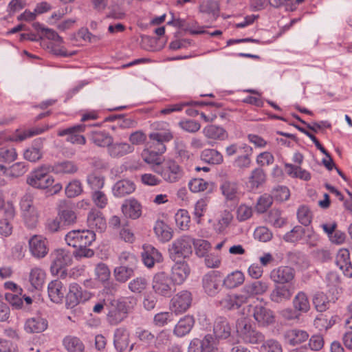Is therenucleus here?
<instances>
[{
  "label": "nucleus",
  "mask_w": 352,
  "mask_h": 352,
  "mask_svg": "<svg viewBox=\"0 0 352 352\" xmlns=\"http://www.w3.org/2000/svg\"><path fill=\"white\" fill-rule=\"evenodd\" d=\"M162 154L148 148H144L142 152L143 160L151 165L156 173L160 175L164 180L169 182L176 181V163L174 160H164L162 163L160 157Z\"/></svg>",
  "instance_id": "f257e3e1"
},
{
  "label": "nucleus",
  "mask_w": 352,
  "mask_h": 352,
  "mask_svg": "<svg viewBox=\"0 0 352 352\" xmlns=\"http://www.w3.org/2000/svg\"><path fill=\"white\" fill-rule=\"evenodd\" d=\"M66 243L74 248L90 246L96 240V234L89 230H74L65 236Z\"/></svg>",
  "instance_id": "f03ea898"
},
{
  "label": "nucleus",
  "mask_w": 352,
  "mask_h": 352,
  "mask_svg": "<svg viewBox=\"0 0 352 352\" xmlns=\"http://www.w3.org/2000/svg\"><path fill=\"white\" fill-rule=\"evenodd\" d=\"M52 170L51 166H41L32 171L27 178V183L36 188L45 189L51 186L54 179L49 173Z\"/></svg>",
  "instance_id": "7ed1b4c3"
},
{
  "label": "nucleus",
  "mask_w": 352,
  "mask_h": 352,
  "mask_svg": "<svg viewBox=\"0 0 352 352\" xmlns=\"http://www.w3.org/2000/svg\"><path fill=\"white\" fill-rule=\"evenodd\" d=\"M222 273L212 270L203 276L201 283L204 292L209 296L214 297L221 291Z\"/></svg>",
  "instance_id": "20e7f679"
},
{
  "label": "nucleus",
  "mask_w": 352,
  "mask_h": 352,
  "mask_svg": "<svg viewBox=\"0 0 352 352\" xmlns=\"http://www.w3.org/2000/svg\"><path fill=\"white\" fill-rule=\"evenodd\" d=\"M236 331L245 342L256 344L264 341V336L254 329L245 318L236 322Z\"/></svg>",
  "instance_id": "39448f33"
},
{
  "label": "nucleus",
  "mask_w": 352,
  "mask_h": 352,
  "mask_svg": "<svg viewBox=\"0 0 352 352\" xmlns=\"http://www.w3.org/2000/svg\"><path fill=\"white\" fill-rule=\"evenodd\" d=\"M73 253L67 250H54L50 255L51 272L58 274L63 268L71 265L73 261Z\"/></svg>",
  "instance_id": "423d86ee"
},
{
  "label": "nucleus",
  "mask_w": 352,
  "mask_h": 352,
  "mask_svg": "<svg viewBox=\"0 0 352 352\" xmlns=\"http://www.w3.org/2000/svg\"><path fill=\"white\" fill-rule=\"evenodd\" d=\"M28 248L30 254L38 259L45 257L49 252L48 241L40 234H34L30 237Z\"/></svg>",
  "instance_id": "0eeeda50"
},
{
  "label": "nucleus",
  "mask_w": 352,
  "mask_h": 352,
  "mask_svg": "<svg viewBox=\"0 0 352 352\" xmlns=\"http://www.w3.org/2000/svg\"><path fill=\"white\" fill-rule=\"evenodd\" d=\"M91 298V294L77 283H71L69 287V292L66 294V306L72 309L82 302H85Z\"/></svg>",
  "instance_id": "6e6552de"
},
{
  "label": "nucleus",
  "mask_w": 352,
  "mask_h": 352,
  "mask_svg": "<svg viewBox=\"0 0 352 352\" xmlns=\"http://www.w3.org/2000/svg\"><path fill=\"white\" fill-rule=\"evenodd\" d=\"M121 262L123 261L129 260L131 263L136 261L135 257L129 253L122 252L120 256ZM134 267L131 265L130 266L122 264L120 266L116 267L114 269V276L117 281L120 283H125L134 275Z\"/></svg>",
  "instance_id": "1a4fd4ad"
},
{
  "label": "nucleus",
  "mask_w": 352,
  "mask_h": 352,
  "mask_svg": "<svg viewBox=\"0 0 352 352\" xmlns=\"http://www.w3.org/2000/svg\"><path fill=\"white\" fill-rule=\"evenodd\" d=\"M150 142H148V148L163 154L166 150L165 143L173 138V134L168 131H160L151 133L148 135Z\"/></svg>",
  "instance_id": "9d476101"
},
{
  "label": "nucleus",
  "mask_w": 352,
  "mask_h": 352,
  "mask_svg": "<svg viewBox=\"0 0 352 352\" xmlns=\"http://www.w3.org/2000/svg\"><path fill=\"white\" fill-rule=\"evenodd\" d=\"M296 271L289 266H279L270 274V279L277 285H291L295 278Z\"/></svg>",
  "instance_id": "9b49d317"
},
{
  "label": "nucleus",
  "mask_w": 352,
  "mask_h": 352,
  "mask_svg": "<svg viewBox=\"0 0 352 352\" xmlns=\"http://www.w3.org/2000/svg\"><path fill=\"white\" fill-rule=\"evenodd\" d=\"M108 308L107 320L111 325H117L128 317V313L117 300H111L106 305Z\"/></svg>",
  "instance_id": "f8f14e48"
},
{
  "label": "nucleus",
  "mask_w": 352,
  "mask_h": 352,
  "mask_svg": "<svg viewBox=\"0 0 352 352\" xmlns=\"http://www.w3.org/2000/svg\"><path fill=\"white\" fill-rule=\"evenodd\" d=\"M86 125L84 124H79L69 126L68 128L59 130L58 135L63 137L67 135L66 141L72 144L85 145L86 144V138L84 135H80L85 131Z\"/></svg>",
  "instance_id": "ddd939ff"
},
{
  "label": "nucleus",
  "mask_w": 352,
  "mask_h": 352,
  "mask_svg": "<svg viewBox=\"0 0 352 352\" xmlns=\"http://www.w3.org/2000/svg\"><path fill=\"white\" fill-rule=\"evenodd\" d=\"M294 293L292 285H277L273 288L270 294V300L276 304H284L290 300Z\"/></svg>",
  "instance_id": "4468645a"
},
{
  "label": "nucleus",
  "mask_w": 352,
  "mask_h": 352,
  "mask_svg": "<svg viewBox=\"0 0 352 352\" xmlns=\"http://www.w3.org/2000/svg\"><path fill=\"white\" fill-rule=\"evenodd\" d=\"M172 283L173 280L164 272H160L155 274L153 278V288L156 293L162 296H170Z\"/></svg>",
  "instance_id": "2eb2a0df"
},
{
  "label": "nucleus",
  "mask_w": 352,
  "mask_h": 352,
  "mask_svg": "<svg viewBox=\"0 0 352 352\" xmlns=\"http://www.w3.org/2000/svg\"><path fill=\"white\" fill-rule=\"evenodd\" d=\"M142 204L135 198L125 199L121 206L123 215L131 219H139L142 215Z\"/></svg>",
  "instance_id": "dca6fc26"
},
{
  "label": "nucleus",
  "mask_w": 352,
  "mask_h": 352,
  "mask_svg": "<svg viewBox=\"0 0 352 352\" xmlns=\"http://www.w3.org/2000/svg\"><path fill=\"white\" fill-rule=\"evenodd\" d=\"M252 154L253 148L246 144H243L242 152L233 161L234 167L242 171L249 169L252 164Z\"/></svg>",
  "instance_id": "f3484780"
},
{
  "label": "nucleus",
  "mask_w": 352,
  "mask_h": 352,
  "mask_svg": "<svg viewBox=\"0 0 352 352\" xmlns=\"http://www.w3.org/2000/svg\"><path fill=\"white\" fill-rule=\"evenodd\" d=\"M269 285L267 282L255 280L245 285L241 289V293L244 297H246L247 302L250 298L265 293Z\"/></svg>",
  "instance_id": "a211bd4d"
},
{
  "label": "nucleus",
  "mask_w": 352,
  "mask_h": 352,
  "mask_svg": "<svg viewBox=\"0 0 352 352\" xmlns=\"http://www.w3.org/2000/svg\"><path fill=\"white\" fill-rule=\"evenodd\" d=\"M252 316L255 320L262 326L269 325L274 321L272 311L261 305L253 307Z\"/></svg>",
  "instance_id": "6ab92c4d"
},
{
  "label": "nucleus",
  "mask_w": 352,
  "mask_h": 352,
  "mask_svg": "<svg viewBox=\"0 0 352 352\" xmlns=\"http://www.w3.org/2000/svg\"><path fill=\"white\" fill-rule=\"evenodd\" d=\"M50 299L55 303H60L66 296V288L58 279L52 280L47 286Z\"/></svg>",
  "instance_id": "aec40b11"
},
{
  "label": "nucleus",
  "mask_w": 352,
  "mask_h": 352,
  "mask_svg": "<svg viewBox=\"0 0 352 352\" xmlns=\"http://www.w3.org/2000/svg\"><path fill=\"white\" fill-rule=\"evenodd\" d=\"M336 265L347 277H352V265L350 261V253L347 249H340L336 255Z\"/></svg>",
  "instance_id": "412c9836"
},
{
  "label": "nucleus",
  "mask_w": 352,
  "mask_h": 352,
  "mask_svg": "<svg viewBox=\"0 0 352 352\" xmlns=\"http://www.w3.org/2000/svg\"><path fill=\"white\" fill-rule=\"evenodd\" d=\"M129 332L124 327L117 328L113 334V345L118 352L125 351L129 345Z\"/></svg>",
  "instance_id": "4be33fe9"
},
{
  "label": "nucleus",
  "mask_w": 352,
  "mask_h": 352,
  "mask_svg": "<svg viewBox=\"0 0 352 352\" xmlns=\"http://www.w3.org/2000/svg\"><path fill=\"white\" fill-rule=\"evenodd\" d=\"M142 258L144 264L148 268L153 267L155 263H160L162 261V254L151 245L144 246Z\"/></svg>",
  "instance_id": "5701e85b"
},
{
  "label": "nucleus",
  "mask_w": 352,
  "mask_h": 352,
  "mask_svg": "<svg viewBox=\"0 0 352 352\" xmlns=\"http://www.w3.org/2000/svg\"><path fill=\"white\" fill-rule=\"evenodd\" d=\"M87 225L89 228L102 232L107 228V223L102 213L97 210H91L87 215Z\"/></svg>",
  "instance_id": "b1692460"
},
{
  "label": "nucleus",
  "mask_w": 352,
  "mask_h": 352,
  "mask_svg": "<svg viewBox=\"0 0 352 352\" xmlns=\"http://www.w3.org/2000/svg\"><path fill=\"white\" fill-rule=\"evenodd\" d=\"M48 326L46 319L41 316H35L26 320L24 329L29 333H38L44 331Z\"/></svg>",
  "instance_id": "393cba45"
},
{
  "label": "nucleus",
  "mask_w": 352,
  "mask_h": 352,
  "mask_svg": "<svg viewBox=\"0 0 352 352\" xmlns=\"http://www.w3.org/2000/svg\"><path fill=\"white\" fill-rule=\"evenodd\" d=\"M244 303H246V297H244L242 294H227L218 301L219 306L228 310L239 309Z\"/></svg>",
  "instance_id": "a878e982"
},
{
  "label": "nucleus",
  "mask_w": 352,
  "mask_h": 352,
  "mask_svg": "<svg viewBox=\"0 0 352 352\" xmlns=\"http://www.w3.org/2000/svg\"><path fill=\"white\" fill-rule=\"evenodd\" d=\"M135 190V184L128 179L118 181L112 187V193L116 197H123Z\"/></svg>",
  "instance_id": "bb28decb"
},
{
  "label": "nucleus",
  "mask_w": 352,
  "mask_h": 352,
  "mask_svg": "<svg viewBox=\"0 0 352 352\" xmlns=\"http://www.w3.org/2000/svg\"><path fill=\"white\" fill-rule=\"evenodd\" d=\"M213 332L216 338H218L226 339L230 336L231 328L225 317L218 316L216 318L213 326Z\"/></svg>",
  "instance_id": "cd10ccee"
},
{
  "label": "nucleus",
  "mask_w": 352,
  "mask_h": 352,
  "mask_svg": "<svg viewBox=\"0 0 352 352\" xmlns=\"http://www.w3.org/2000/svg\"><path fill=\"white\" fill-rule=\"evenodd\" d=\"M133 151L134 147L126 142H112L107 148L109 155L113 158L122 157Z\"/></svg>",
  "instance_id": "c85d7f7f"
},
{
  "label": "nucleus",
  "mask_w": 352,
  "mask_h": 352,
  "mask_svg": "<svg viewBox=\"0 0 352 352\" xmlns=\"http://www.w3.org/2000/svg\"><path fill=\"white\" fill-rule=\"evenodd\" d=\"M92 143L99 147H108L113 141V137L105 131H93L89 133Z\"/></svg>",
  "instance_id": "c756f323"
},
{
  "label": "nucleus",
  "mask_w": 352,
  "mask_h": 352,
  "mask_svg": "<svg viewBox=\"0 0 352 352\" xmlns=\"http://www.w3.org/2000/svg\"><path fill=\"white\" fill-rule=\"evenodd\" d=\"M267 175L264 170L261 167L254 168L248 177V183L252 190L258 189L266 182Z\"/></svg>",
  "instance_id": "7c9ffc66"
},
{
  "label": "nucleus",
  "mask_w": 352,
  "mask_h": 352,
  "mask_svg": "<svg viewBox=\"0 0 352 352\" xmlns=\"http://www.w3.org/2000/svg\"><path fill=\"white\" fill-rule=\"evenodd\" d=\"M42 148L43 141L41 139L35 140L32 146L24 151L25 159L32 162L39 160L43 156Z\"/></svg>",
  "instance_id": "2f4dec72"
},
{
  "label": "nucleus",
  "mask_w": 352,
  "mask_h": 352,
  "mask_svg": "<svg viewBox=\"0 0 352 352\" xmlns=\"http://www.w3.org/2000/svg\"><path fill=\"white\" fill-rule=\"evenodd\" d=\"M63 345L67 352H84L85 346L77 336H67L63 340Z\"/></svg>",
  "instance_id": "473e14b6"
},
{
  "label": "nucleus",
  "mask_w": 352,
  "mask_h": 352,
  "mask_svg": "<svg viewBox=\"0 0 352 352\" xmlns=\"http://www.w3.org/2000/svg\"><path fill=\"white\" fill-rule=\"evenodd\" d=\"M245 280L243 274L241 271L232 272L222 278V286L227 289H234L242 285Z\"/></svg>",
  "instance_id": "72a5a7b5"
},
{
  "label": "nucleus",
  "mask_w": 352,
  "mask_h": 352,
  "mask_svg": "<svg viewBox=\"0 0 352 352\" xmlns=\"http://www.w3.org/2000/svg\"><path fill=\"white\" fill-rule=\"evenodd\" d=\"M202 132L206 138L214 140L221 141L228 137V133L223 128L212 124L204 127Z\"/></svg>",
  "instance_id": "f704fd0d"
},
{
  "label": "nucleus",
  "mask_w": 352,
  "mask_h": 352,
  "mask_svg": "<svg viewBox=\"0 0 352 352\" xmlns=\"http://www.w3.org/2000/svg\"><path fill=\"white\" fill-rule=\"evenodd\" d=\"M192 245L193 239L188 236H184L177 241V258H185L192 254Z\"/></svg>",
  "instance_id": "c9c22d12"
},
{
  "label": "nucleus",
  "mask_w": 352,
  "mask_h": 352,
  "mask_svg": "<svg viewBox=\"0 0 352 352\" xmlns=\"http://www.w3.org/2000/svg\"><path fill=\"white\" fill-rule=\"evenodd\" d=\"M201 160L210 164H221L223 161L222 154L216 149H204L200 155Z\"/></svg>",
  "instance_id": "e433bc0d"
},
{
  "label": "nucleus",
  "mask_w": 352,
  "mask_h": 352,
  "mask_svg": "<svg viewBox=\"0 0 352 352\" xmlns=\"http://www.w3.org/2000/svg\"><path fill=\"white\" fill-rule=\"evenodd\" d=\"M154 232L158 239L162 242H167L173 237V231L163 221H157L155 227Z\"/></svg>",
  "instance_id": "4c0bfd02"
},
{
  "label": "nucleus",
  "mask_w": 352,
  "mask_h": 352,
  "mask_svg": "<svg viewBox=\"0 0 352 352\" xmlns=\"http://www.w3.org/2000/svg\"><path fill=\"white\" fill-rule=\"evenodd\" d=\"M195 324L193 316H184L177 321V336H184L189 333Z\"/></svg>",
  "instance_id": "58836bf2"
},
{
  "label": "nucleus",
  "mask_w": 352,
  "mask_h": 352,
  "mask_svg": "<svg viewBox=\"0 0 352 352\" xmlns=\"http://www.w3.org/2000/svg\"><path fill=\"white\" fill-rule=\"evenodd\" d=\"M221 189L227 200H238V186L236 182L225 181L221 184Z\"/></svg>",
  "instance_id": "ea45409f"
},
{
  "label": "nucleus",
  "mask_w": 352,
  "mask_h": 352,
  "mask_svg": "<svg viewBox=\"0 0 352 352\" xmlns=\"http://www.w3.org/2000/svg\"><path fill=\"white\" fill-rule=\"evenodd\" d=\"M52 168L55 173L63 174H74L78 170L77 164L74 162L69 160L59 162L52 167Z\"/></svg>",
  "instance_id": "a19ab883"
},
{
  "label": "nucleus",
  "mask_w": 352,
  "mask_h": 352,
  "mask_svg": "<svg viewBox=\"0 0 352 352\" xmlns=\"http://www.w3.org/2000/svg\"><path fill=\"white\" fill-rule=\"evenodd\" d=\"M294 307L296 310L306 313L310 309V304L307 294L299 292L293 299Z\"/></svg>",
  "instance_id": "79ce46f5"
},
{
  "label": "nucleus",
  "mask_w": 352,
  "mask_h": 352,
  "mask_svg": "<svg viewBox=\"0 0 352 352\" xmlns=\"http://www.w3.org/2000/svg\"><path fill=\"white\" fill-rule=\"evenodd\" d=\"M285 336L292 345L299 344L305 342L309 337L305 331L296 329L287 331Z\"/></svg>",
  "instance_id": "37998d69"
},
{
  "label": "nucleus",
  "mask_w": 352,
  "mask_h": 352,
  "mask_svg": "<svg viewBox=\"0 0 352 352\" xmlns=\"http://www.w3.org/2000/svg\"><path fill=\"white\" fill-rule=\"evenodd\" d=\"M45 272L41 268L36 267L31 270L30 281L31 285L36 289H39L43 285L45 279Z\"/></svg>",
  "instance_id": "c03bdc74"
},
{
  "label": "nucleus",
  "mask_w": 352,
  "mask_h": 352,
  "mask_svg": "<svg viewBox=\"0 0 352 352\" xmlns=\"http://www.w3.org/2000/svg\"><path fill=\"white\" fill-rule=\"evenodd\" d=\"M192 302V294L187 290L177 294V312L186 311Z\"/></svg>",
  "instance_id": "a18cd8bd"
},
{
  "label": "nucleus",
  "mask_w": 352,
  "mask_h": 352,
  "mask_svg": "<svg viewBox=\"0 0 352 352\" xmlns=\"http://www.w3.org/2000/svg\"><path fill=\"white\" fill-rule=\"evenodd\" d=\"M272 203L273 197L265 193L258 197L255 206V210L259 214L264 213L272 206Z\"/></svg>",
  "instance_id": "49530a36"
},
{
  "label": "nucleus",
  "mask_w": 352,
  "mask_h": 352,
  "mask_svg": "<svg viewBox=\"0 0 352 352\" xmlns=\"http://www.w3.org/2000/svg\"><path fill=\"white\" fill-rule=\"evenodd\" d=\"M305 234V229L301 226H296L284 235L283 239L286 242L294 243L302 239Z\"/></svg>",
  "instance_id": "de8ad7c7"
},
{
  "label": "nucleus",
  "mask_w": 352,
  "mask_h": 352,
  "mask_svg": "<svg viewBox=\"0 0 352 352\" xmlns=\"http://www.w3.org/2000/svg\"><path fill=\"white\" fill-rule=\"evenodd\" d=\"M217 341L212 335L208 334L201 340L203 352H219L217 348Z\"/></svg>",
  "instance_id": "09e8293b"
},
{
  "label": "nucleus",
  "mask_w": 352,
  "mask_h": 352,
  "mask_svg": "<svg viewBox=\"0 0 352 352\" xmlns=\"http://www.w3.org/2000/svg\"><path fill=\"white\" fill-rule=\"evenodd\" d=\"M267 220L275 228H281L286 223V219L281 217L280 211L275 208L270 211Z\"/></svg>",
  "instance_id": "8fccbe9b"
},
{
  "label": "nucleus",
  "mask_w": 352,
  "mask_h": 352,
  "mask_svg": "<svg viewBox=\"0 0 352 352\" xmlns=\"http://www.w3.org/2000/svg\"><path fill=\"white\" fill-rule=\"evenodd\" d=\"M147 280L144 277H138L129 283L128 288L131 292L140 294L143 292L147 286Z\"/></svg>",
  "instance_id": "3c124183"
},
{
  "label": "nucleus",
  "mask_w": 352,
  "mask_h": 352,
  "mask_svg": "<svg viewBox=\"0 0 352 352\" xmlns=\"http://www.w3.org/2000/svg\"><path fill=\"white\" fill-rule=\"evenodd\" d=\"M298 221L304 226H308L312 220L311 212L307 206H300L297 212Z\"/></svg>",
  "instance_id": "603ef678"
},
{
  "label": "nucleus",
  "mask_w": 352,
  "mask_h": 352,
  "mask_svg": "<svg viewBox=\"0 0 352 352\" xmlns=\"http://www.w3.org/2000/svg\"><path fill=\"white\" fill-rule=\"evenodd\" d=\"M313 303L318 311L322 312L329 308V301L323 293H318L314 296Z\"/></svg>",
  "instance_id": "864d4df0"
},
{
  "label": "nucleus",
  "mask_w": 352,
  "mask_h": 352,
  "mask_svg": "<svg viewBox=\"0 0 352 352\" xmlns=\"http://www.w3.org/2000/svg\"><path fill=\"white\" fill-rule=\"evenodd\" d=\"M196 254L199 257H204L207 254L208 251L211 248V244L206 240H193Z\"/></svg>",
  "instance_id": "5fc2aeb1"
},
{
  "label": "nucleus",
  "mask_w": 352,
  "mask_h": 352,
  "mask_svg": "<svg viewBox=\"0 0 352 352\" xmlns=\"http://www.w3.org/2000/svg\"><path fill=\"white\" fill-rule=\"evenodd\" d=\"M190 272L188 265L184 261L177 259V284H182L189 276Z\"/></svg>",
  "instance_id": "6e6d98bb"
},
{
  "label": "nucleus",
  "mask_w": 352,
  "mask_h": 352,
  "mask_svg": "<svg viewBox=\"0 0 352 352\" xmlns=\"http://www.w3.org/2000/svg\"><path fill=\"white\" fill-rule=\"evenodd\" d=\"M28 171V167L25 162H16L8 170V176L19 177L23 175Z\"/></svg>",
  "instance_id": "4d7b16f0"
},
{
  "label": "nucleus",
  "mask_w": 352,
  "mask_h": 352,
  "mask_svg": "<svg viewBox=\"0 0 352 352\" xmlns=\"http://www.w3.org/2000/svg\"><path fill=\"white\" fill-rule=\"evenodd\" d=\"M89 186L91 189L96 190H100L103 188L104 184V178L101 175L96 174H91L87 176V179Z\"/></svg>",
  "instance_id": "13d9d810"
},
{
  "label": "nucleus",
  "mask_w": 352,
  "mask_h": 352,
  "mask_svg": "<svg viewBox=\"0 0 352 352\" xmlns=\"http://www.w3.org/2000/svg\"><path fill=\"white\" fill-rule=\"evenodd\" d=\"M25 223L30 228H35L38 222V214L36 208L22 213Z\"/></svg>",
  "instance_id": "bf43d9fd"
},
{
  "label": "nucleus",
  "mask_w": 352,
  "mask_h": 352,
  "mask_svg": "<svg viewBox=\"0 0 352 352\" xmlns=\"http://www.w3.org/2000/svg\"><path fill=\"white\" fill-rule=\"evenodd\" d=\"M82 191V184L78 180H74L68 184L65 188V194L68 197L79 195Z\"/></svg>",
  "instance_id": "052dcab7"
},
{
  "label": "nucleus",
  "mask_w": 352,
  "mask_h": 352,
  "mask_svg": "<svg viewBox=\"0 0 352 352\" xmlns=\"http://www.w3.org/2000/svg\"><path fill=\"white\" fill-rule=\"evenodd\" d=\"M173 311H164L157 314L154 317V322L156 325L162 327L174 320Z\"/></svg>",
  "instance_id": "680f3d73"
},
{
  "label": "nucleus",
  "mask_w": 352,
  "mask_h": 352,
  "mask_svg": "<svg viewBox=\"0 0 352 352\" xmlns=\"http://www.w3.org/2000/svg\"><path fill=\"white\" fill-rule=\"evenodd\" d=\"M199 10L201 12L215 14L219 11L218 3L213 0L203 1L200 3Z\"/></svg>",
  "instance_id": "e2e57ef3"
},
{
  "label": "nucleus",
  "mask_w": 352,
  "mask_h": 352,
  "mask_svg": "<svg viewBox=\"0 0 352 352\" xmlns=\"http://www.w3.org/2000/svg\"><path fill=\"white\" fill-rule=\"evenodd\" d=\"M274 162V155L268 151H265L259 153L256 158V162L258 167L262 168L265 166H270Z\"/></svg>",
  "instance_id": "0e129e2a"
},
{
  "label": "nucleus",
  "mask_w": 352,
  "mask_h": 352,
  "mask_svg": "<svg viewBox=\"0 0 352 352\" xmlns=\"http://www.w3.org/2000/svg\"><path fill=\"white\" fill-rule=\"evenodd\" d=\"M272 193L273 199H275L278 201H284L287 200L290 195L288 188L283 186L274 188Z\"/></svg>",
  "instance_id": "69168bd1"
},
{
  "label": "nucleus",
  "mask_w": 352,
  "mask_h": 352,
  "mask_svg": "<svg viewBox=\"0 0 352 352\" xmlns=\"http://www.w3.org/2000/svg\"><path fill=\"white\" fill-rule=\"evenodd\" d=\"M17 154L15 148H2L0 149V161L10 163L14 161L16 158Z\"/></svg>",
  "instance_id": "338daca9"
},
{
  "label": "nucleus",
  "mask_w": 352,
  "mask_h": 352,
  "mask_svg": "<svg viewBox=\"0 0 352 352\" xmlns=\"http://www.w3.org/2000/svg\"><path fill=\"white\" fill-rule=\"evenodd\" d=\"M262 352H282L280 344L275 340H268L263 343L261 346Z\"/></svg>",
  "instance_id": "774afa93"
}]
</instances>
